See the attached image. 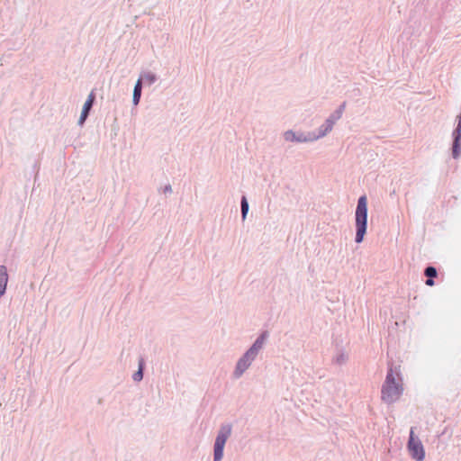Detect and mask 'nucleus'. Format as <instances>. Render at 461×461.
Instances as JSON below:
<instances>
[{"instance_id": "12", "label": "nucleus", "mask_w": 461, "mask_h": 461, "mask_svg": "<svg viewBox=\"0 0 461 461\" xmlns=\"http://www.w3.org/2000/svg\"><path fill=\"white\" fill-rule=\"evenodd\" d=\"M143 378V363L142 361L140 362L139 369L137 372H135L132 375V379L135 382H140Z\"/></svg>"}, {"instance_id": "7", "label": "nucleus", "mask_w": 461, "mask_h": 461, "mask_svg": "<svg viewBox=\"0 0 461 461\" xmlns=\"http://www.w3.org/2000/svg\"><path fill=\"white\" fill-rule=\"evenodd\" d=\"M94 101H95V94L93 92H91L90 95H88L87 100L86 101V103L84 104V107H83V110H82V113L80 115V119H79L80 123H83L85 122V120L86 119L88 113L93 105Z\"/></svg>"}, {"instance_id": "4", "label": "nucleus", "mask_w": 461, "mask_h": 461, "mask_svg": "<svg viewBox=\"0 0 461 461\" xmlns=\"http://www.w3.org/2000/svg\"><path fill=\"white\" fill-rule=\"evenodd\" d=\"M232 427L230 423L222 424L220 427L213 446V461H221L223 457V449L226 441L231 435Z\"/></svg>"}, {"instance_id": "11", "label": "nucleus", "mask_w": 461, "mask_h": 461, "mask_svg": "<svg viewBox=\"0 0 461 461\" xmlns=\"http://www.w3.org/2000/svg\"><path fill=\"white\" fill-rule=\"evenodd\" d=\"M8 281V275L5 267H0V288H5Z\"/></svg>"}, {"instance_id": "8", "label": "nucleus", "mask_w": 461, "mask_h": 461, "mask_svg": "<svg viewBox=\"0 0 461 461\" xmlns=\"http://www.w3.org/2000/svg\"><path fill=\"white\" fill-rule=\"evenodd\" d=\"M348 360V355L343 350H338L332 357V363L337 366L345 365Z\"/></svg>"}, {"instance_id": "15", "label": "nucleus", "mask_w": 461, "mask_h": 461, "mask_svg": "<svg viewBox=\"0 0 461 461\" xmlns=\"http://www.w3.org/2000/svg\"><path fill=\"white\" fill-rule=\"evenodd\" d=\"M5 290H0V298L5 294Z\"/></svg>"}, {"instance_id": "14", "label": "nucleus", "mask_w": 461, "mask_h": 461, "mask_svg": "<svg viewBox=\"0 0 461 461\" xmlns=\"http://www.w3.org/2000/svg\"><path fill=\"white\" fill-rule=\"evenodd\" d=\"M140 79L147 80L149 83L151 84L155 81V76L151 75V74H147V75H144Z\"/></svg>"}, {"instance_id": "1", "label": "nucleus", "mask_w": 461, "mask_h": 461, "mask_svg": "<svg viewBox=\"0 0 461 461\" xmlns=\"http://www.w3.org/2000/svg\"><path fill=\"white\" fill-rule=\"evenodd\" d=\"M268 335L269 334L267 330L263 331L256 339L250 348L239 358L233 371L234 378L238 379L241 377L243 374L249 368L259 352L263 349Z\"/></svg>"}, {"instance_id": "6", "label": "nucleus", "mask_w": 461, "mask_h": 461, "mask_svg": "<svg viewBox=\"0 0 461 461\" xmlns=\"http://www.w3.org/2000/svg\"><path fill=\"white\" fill-rule=\"evenodd\" d=\"M333 122L330 120L326 122L325 130L321 132L319 135L316 134H309L308 136H304L303 134L296 136L295 132L293 131H287L285 132V140L287 141H298V142H306L312 141L317 140L318 138L324 136L327 131H330L332 128Z\"/></svg>"}, {"instance_id": "10", "label": "nucleus", "mask_w": 461, "mask_h": 461, "mask_svg": "<svg viewBox=\"0 0 461 461\" xmlns=\"http://www.w3.org/2000/svg\"><path fill=\"white\" fill-rule=\"evenodd\" d=\"M141 94V79H139L134 86L133 90V103L134 104H138L140 102Z\"/></svg>"}, {"instance_id": "16", "label": "nucleus", "mask_w": 461, "mask_h": 461, "mask_svg": "<svg viewBox=\"0 0 461 461\" xmlns=\"http://www.w3.org/2000/svg\"><path fill=\"white\" fill-rule=\"evenodd\" d=\"M170 190H171L170 186L169 187H166V191H170Z\"/></svg>"}, {"instance_id": "9", "label": "nucleus", "mask_w": 461, "mask_h": 461, "mask_svg": "<svg viewBox=\"0 0 461 461\" xmlns=\"http://www.w3.org/2000/svg\"><path fill=\"white\" fill-rule=\"evenodd\" d=\"M425 276L428 277L425 284L429 286H432L434 285L433 277L437 276V270L433 267H428L425 269Z\"/></svg>"}, {"instance_id": "5", "label": "nucleus", "mask_w": 461, "mask_h": 461, "mask_svg": "<svg viewBox=\"0 0 461 461\" xmlns=\"http://www.w3.org/2000/svg\"><path fill=\"white\" fill-rule=\"evenodd\" d=\"M407 447L411 456L416 461L425 458L424 447L420 438L414 436L413 429H411Z\"/></svg>"}, {"instance_id": "2", "label": "nucleus", "mask_w": 461, "mask_h": 461, "mask_svg": "<svg viewBox=\"0 0 461 461\" xmlns=\"http://www.w3.org/2000/svg\"><path fill=\"white\" fill-rule=\"evenodd\" d=\"M397 378L401 381L400 373L394 372L390 366L381 388V400L387 404L395 402L402 394V384L397 382Z\"/></svg>"}, {"instance_id": "13", "label": "nucleus", "mask_w": 461, "mask_h": 461, "mask_svg": "<svg viewBox=\"0 0 461 461\" xmlns=\"http://www.w3.org/2000/svg\"><path fill=\"white\" fill-rule=\"evenodd\" d=\"M248 211H249V203H248L246 197L243 196L242 200H241V214H242L243 219H245V217L248 213Z\"/></svg>"}, {"instance_id": "3", "label": "nucleus", "mask_w": 461, "mask_h": 461, "mask_svg": "<svg viewBox=\"0 0 461 461\" xmlns=\"http://www.w3.org/2000/svg\"><path fill=\"white\" fill-rule=\"evenodd\" d=\"M366 221H367V199L365 195L358 199L357 206L356 210V242H362L364 236L366 231Z\"/></svg>"}]
</instances>
